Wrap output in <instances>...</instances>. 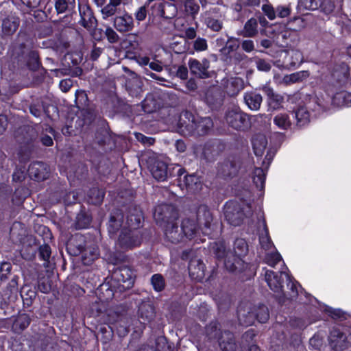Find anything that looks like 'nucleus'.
<instances>
[{"instance_id":"16","label":"nucleus","mask_w":351,"mask_h":351,"mask_svg":"<svg viewBox=\"0 0 351 351\" xmlns=\"http://www.w3.org/2000/svg\"><path fill=\"white\" fill-rule=\"evenodd\" d=\"M154 9L156 14L165 19L173 18L178 11L174 4L167 2L156 3L154 4Z\"/></svg>"},{"instance_id":"19","label":"nucleus","mask_w":351,"mask_h":351,"mask_svg":"<svg viewBox=\"0 0 351 351\" xmlns=\"http://www.w3.org/2000/svg\"><path fill=\"white\" fill-rule=\"evenodd\" d=\"M114 26L119 32L131 31L134 27V20L131 15L125 13L114 19Z\"/></svg>"},{"instance_id":"57","label":"nucleus","mask_w":351,"mask_h":351,"mask_svg":"<svg viewBox=\"0 0 351 351\" xmlns=\"http://www.w3.org/2000/svg\"><path fill=\"white\" fill-rule=\"evenodd\" d=\"M134 136L138 141L141 142L144 145H150L154 144V138L151 137H147L141 133H134Z\"/></svg>"},{"instance_id":"14","label":"nucleus","mask_w":351,"mask_h":351,"mask_svg":"<svg viewBox=\"0 0 351 351\" xmlns=\"http://www.w3.org/2000/svg\"><path fill=\"white\" fill-rule=\"evenodd\" d=\"M28 173L31 178L40 181L48 178L49 170L46 164L42 162H35L29 165Z\"/></svg>"},{"instance_id":"41","label":"nucleus","mask_w":351,"mask_h":351,"mask_svg":"<svg viewBox=\"0 0 351 351\" xmlns=\"http://www.w3.org/2000/svg\"><path fill=\"white\" fill-rule=\"evenodd\" d=\"M75 0H58L55 7L58 13H63L66 10H72L75 8Z\"/></svg>"},{"instance_id":"59","label":"nucleus","mask_w":351,"mask_h":351,"mask_svg":"<svg viewBox=\"0 0 351 351\" xmlns=\"http://www.w3.org/2000/svg\"><path fill=\"white\" fill-rule=\"evenodd\" d=\"M135 19L138 21H143L145 19L147 16V9L145 6H141L134 13Z\"/></svg>"},{"instance_id":"21","label":"nucleus","mask_w":351,"mask_h":351,"mask_svg":"<svg viewBox=\"0 0 351 351\" xmlns=\"http://www.w3.org/2000/svg\"><path fill=\"white\" fill-rule=\"evenodd\" d=\"M243 88L244 81L239 77H230L225 84V90L231 97L236 96Z\"/></svg>"},{"instance_id":"25","label":"nucleus","mask_w":351,"mask_h":351,"mask_svg":"<svg viewBox=\"0 0 351 351\" xmlns=\"http://www.w3.org/2000/svg\"><path fill=\"white\" fill-rule=\"evenodd\" d=\"M273 122L278 129L282 130H288L292 125L290 114L287 112L278 113L274 117Z\"/></svg>"},{"instance_id":"62","label":"nucleus","mask_w":351,"mask_h":351,"mask_svg":"<svg viewBox=\"0 0 351 351\" xmlns=\"http://www.w3.org/2000/svg\"><path fill=\"white\" fill-rule=\"evenodd\" d=\"M309 344L311 346L315 348V349H318L322 344V340L319 335H315L312 338L310 339Z\"/></svg>"},{"instance_id":"61","label":"nucleus","mask_w":351,"mask_h":351,"mask_svg":"<svg viewBox=\"0 0 351 351\" xmlns=\"http://www.w3.org/2000/svg\"><path fill=\"white\" fill-rule=\"evenodd\" d=\"M256 66L258 69L261 71H268L271 69L270 63L265 60H258L256 62Z\"/></svg>"},{"instance_id":"51","label":"nucleus","mask_w":351,"mask_h":351,"mask_svg":"<svg viewBox=\"0 0 351 351\" xmlns=\"http://www.w3.org/2000/svg\"><path fill=\"white\" fill-rule=\"evenodd\" d=\"M262 10L269 20H274L276 19V9H274L271 5L263 4L262 5Z\"/></svg>"},{"instance_id":"58","label":"nucleus","mask_w":351,"mask_h":351,"mask_svg":"<svg viewBox=\"0 0 351 351\" xmlns=\"http://www.w3.org/2000/svg\"><path fill=\"white\" fill-rule=\"evenodd\" d=\"M26 170L25 168L16 169L13 173L12 179L14 182H21L25 177Z\"/></svg>"},{"instance_id":"5","label":"nucleus","mask_w":351,"mask_h":351,"mask_svg":"<svg viewBox=\"0 0 351 351\" xmlns=\"http://www.w3.org/2000/svg\"><path fill=\"white\" fill-rule=\"evenodd\" d=\"M252 215V210L250 204L242 202V204L236 201H229L224 206V216L227 221L234 226L242 223L244 216L249 217Z\"/></svg>"},{"instance_id":"34","label":"nucleus","mask_w":351,"mask_h":351,"mask_svg":"<svg viewBox=\"0 0 351 351\" xmlns=\"http://www.w3.org/2000/svg\"><path fill=\"white\" fill-rule=\"evenodd\" d=\"M142 213L140 210H135L134 213H131L127 217V223L129 226L128 229L132 230H138L142 220Z\"/></svg>"},{"instance_id":"18","label":"nucleus","mask_w":351,"mask_h":351,"mask_svg":"<svg viewBox=\"0 0 351 351\" xmlns=\"http://www.w3.org/2000/svg\"><path fill=\"white\" fill-rule=\"evenodd\" d=\"M153 177L158 181H165L168 176V167L165 162L155 160L149 167Z\"/></svg>"},{"instance_id":"46","label":"nucleus","mask_w":351,"mask_h":351,"mask_svg":"<svg viewBox=\"0 0 351 351\" xmlns=\"http://www.w3.org/2000/svg\"><path fill=\"white\" fill-rule=\"evenodd\" d=\"M152 285L156 291H162L165 287V280L160 274H154L151 278Z\"/></svg>"},{"instance_id":"39","label":"nucleus","mask_w":351,"mask_h":351,"mask_svg":"<svg viewBox=\"0 0 351 351\" xmlns=\"http://www.w3.org/2000/svg\"><path fill=\"white\" fill-rule=\"evenodd\" d=\"M239 46V39L234 37H228L226 44L223 46L220 51L224 55H228L236 51Z\"/></svg>"},{"instance_id":"56","label":"nucleus","mask_w":351,"mask_h":351,"mask_svg":"<svg viewBox=\"0 0 351 351\" xmlns=\"http://www.w3.org/2000/svg\"><path fill=\"white\" fill-rule=\"evenodd\" d=\"M40 256L45 261H48L51 256V248L47 245H43L39 249Z\"/></svg>"},{"instance_id":"44","label":"nucleus","mask_w":351,"mask_h":351,"mask_svg":"<svg viewBox=\"0 0 351 351\" xmlns=\"http://www.w3.org/2000/svg\"><path fill=\"white\" fill-rule=\"evenodd\" d=\"M30 323L29 317L25 315H20L14 321L13 327L16 329L24 330Z\"/></svg>"},{"instance_id":"43","label":"nucleus","mask_w":351,"mask_h":351,"mask_svg":"<svg viewBox=\"0 0 351 351\" xmlns=\"http://www.w3.org/2000/svg\"><path fill=\"white\" fill-rule=\"evenodd\" d=\"M88 197L91 204H98L102 202L104 197V192L99 189H93L90 190Z\"/></svg>"},{"instance_id":"9","label":"nucleus","mask_w":351,"mask_h":351,"mask_svg":"<svg viewBox=\"0 0 351 351\" xmlns=\"http://www.w3.org/2000/svg\"><path fill=\"white\" fill-rule=\"evenodd\" d=\"M141 242L140 232L128 228L122 230L118 239V244L123 250H129L137 247L141 244Z\"/></svg>"},{"instance_id":"32","label":"nucleus","mask_w":351,"mask_h":351,"mask_svg":"<svg viewBox=\"0 0 351 351\" xmlns=\"http://www.w3.org/2000/svg\"><path fill=\"white\" fill-rule=\"evenodd\" d=\"M294 116L298 127L304 126L310 121V113L304 106L298 108L294 112Z\"/></svg>"},{"instance_id":"47","label":"nucleus","mask_w":351,"mask_h":351,"mask_svg":"<svg viewBox=\"0 0 351 351\" xmlns=\"http://www.w3.org/2000/svg\"><path fill=\"white\" fill-rule=\"evenodd\" d=\"M321 309L333 319L341 318L343 316V312L339 308H332L330 306L324 305L321 307Z\"/></svg>"},{"instance_id":"3","label":"nucleus","mask_w":351,"mask_h":351,"mask_svg":"<svg viewBox=\"0 0 351 351\" xmlns=\"http://www.w3.org/2000/svg\"><path fill=\"white\" fill-rule=\"evenodd\" d=\"M213 123L210 118H195L189 112H183L178 123V132L182 135L206 134L212 128Z\"/></svg>"},{"instance_id":"24","label":"nucleus","mask_w":351,"mask_h":351,"mask_svg":"<svg viewBox=\"0 0 351 351\" xmlns=\"http://www.w3.org/2000/svg\"><path fill=\"white\" fill-rule=\"evenodd\" d=\"M252 148L256 156H261L267 145L266 136L263 134H255L252 140Z\"/></svg>"},{"instance_id":"6","label":"nucleus","mask_w":351,"mask_h":351,"mask_svg":"<svg viewBox=\"0 0 351 351\" xmlns=\"http://www.w3.org/2000/svg\"><path fill=\"white\" fill-rule=\"evenodd\" d=\"M256 312L248 311L240 306L237 310L238 319L241 324L244 326L252 325L256 319L260 323L266 322L269 317V311L266 306L260 305L256 309Z\"/></svg>"},{"instance_id":"30","label":"nucleus","mask_w":351,"mask_h":351,"mask_svg":"<svg viewBox=\"0 0 351 351\" xmlns=\"http://www.w3.org/2000/svg\"><path fill=\"white\" fill-rule=\"evenodd\" d=\"M19 25V20L14 16H8L2 23V31L6 35H10L16 32Z\"/></svg>"},{"instance_id":"1","label":"nucleus","mask_w":351,"mask_h":351,"mask_svg":"<svg viewBox=\"0 0 351 351\" xmlns=\"http://www.w3.org/2000/svg\"><path fill=\"white\" fill-rule=\"evenodd\" d=\"M212 219L210 211L204 206L200 207L197 215V223L194 217L184 219L180 229L174 223H168L165 230V237L171 243H177L182 241L184 237L189 239H194L200 228L204 234H208V230Z\"/></svg>"},{"instance_id":"42","label":"nucleus","mask_w":351,"mask_h":351,"mask_svg":"<svg viewBox=\"0 0 351 351\" xmlns=\"http://www.w3.org/2000/svg\"><path fill=\"white\" fill-rule=\"evenodd\" d=\"M298 6L306 10H316L319 8L320 0H299Z\"/></svg>"},{"instance_id":"15","label":"nucleus","mask_w":351,"mask_h":351,"mask_svg":"<svg viewBox=\"0 0 351 351\" xmlns=\"http://www.w3.org/2000/svg\"><path fill=\"white\" fill-rule=\"evenodd\" d=\"M259 227L258 230L259 235V243L261 249L266 252L274 248V244L269 235L266 222L264 219L259 221Z\"/></svg>"},{"instance_id":"17","label":"nucleus","mask_w":351,"mask_h":351,"mask_svg":"<svg viewBox=\"0 0 351 351\" xmlns=\"http://www.w3.org/2000/svg\"><path fill=\"white\" fill-rule=\"evenodd\" d=\"M283 57V64L285 66H295L303 62V56L300 51L297 49H289L281 53Z\"/></svg>"},{"instance_id":"22","label":"nucleus","mask_w":351,"mask_h":351,"mask_svg":"<svg viewBox=\"0 0 351 351\" xmlns=\"http://www.w3.org/2000/svg\"><path fill=\"white\" fill-rule=\"evenodd\" d=\"M189 273L191 278L201 281L204 277V264L200 260H191L189 263Z\"/></svg>"},{"instance_id":"45","label":"nucleus","mask_w":351,"mask_h":351,"mask_svg":"<svg viewBox=\"0 0 351 351\" xmlns=\"http://www.w3.org/2000/svg\"><path fill=\"white\" fill-rule=\"evenodd\" d=\"M184 2V11L187 14L193 16L198 12L199 5L194 0H181Z\"/></svg>"},{"instance_id":"26","label":"nucleus","mask_w":351,"mask_h":351,"mask_svg":"<svg viewBox=\"0 0 351 351\" xmlns=\"http://www.w3.org/2000/svg\"><path fill=\"white\" fill-rule=\"evenodd\" d=\"M239 167V162L234 160H228L220 165L219 173L224 177H232L237 174Z\"/></svg>"},{"instance_id":"52","label":"nucleus","mask_w":351,"mask_h":351,"mask_svg":"<svg viewBox=\"0 0 351 351\" xmlns=\"http://www.w3.org/2000/svg\"><path fill=\"white\" fill-rule=\"evenodd\" d=\"M291 14V8L289 5H278L276 8V16L280 18H285Z\"/></svg>"},{"instance_id":"50","label":"nucleus","mask_w":351,"mask_h":351,"mask_svg":"<svg viewBox=\"0 0 351 351\" xmlns=\"http://www.w3.org/2000/svg\"><path fill=\"white\" fill-rule=\"evenodd\" d=\"M319 8L324 13L330 14L333 11L335 4L332 0H320Z\"/></svg>"},{"instance_id":"23","label":"nucleus","mask_w":351,"mask_h":351,"mask_svg":"<svg viewBox=\"0 0 351 351\" xmlns=\"http://www.w3.org/2000/svg\"><path fill=\"white\" fill-rule=\"evenodd\" d=\"M114 276L117 281L125 283L126 288H129L133 285V273L128 267H122L116 270L114 273Z\"/></svg>"},{"instance_id":"27","label":"nucleus","mask_w":351,"mask_h":351,"mask_svg":"<svg viewBox=\"0 0 351 351\" xmlns=\"http://www.w3.org/2000/svg\"><path fill=\"white\" fill-rule=\"evenodd\" d=\"M263 101L262 96L254 92H247L244 95V101L252 110H258Z\"/></svg>"},{"instance_id":"38","label":"nucleus","mask_w":351,"mask_h":351,"mask_svg":"<svg viewBox=\"0 0 351 351\" xmlns=\"http://www.w3.org/2000/svg\"><path fill=\"white\" fill-rule=\"evenodd\" d=\"M171 208L167 204L158 205L155 208L154 217L159 223L160 221H167L168 216L166 213Z\"/></svg>"},{"instance_id":"64","label":"nucleus","mask_w":351,"mask_h":351,"mask_svg":"<svg viewBox=\"0 0 351 351\" xmlns=\"http://www.w3.org/2000/svg\"><path fill=\"white\" fill-rule=\"evenodd\" d=\"M134 60L141 66H147L149 64V58L147 56H136Z\"/></svg>"},{"instance_id":"28","label":"nucleus","mask_w":351,"mask_h":351,"mask_svg":"<svg viewBox=\"0 0 351 351\" xmlns=\"http://www.w3.org/2000/svg\"><path fill=\"white\" fill-rule=\"evenodd\" d=\"M99 256L98 247L95 245L86 247L82 252V261L84 265H89Z\"/></svg>"},{"instance_id":"11","label":"nucleus","mask_w":351,"mask_h":351,"mask_svg":"<svg viewBox=\"0 0 351 351\" xmlns=\"http://www.w3.org/2000/svg\"><path fill=\"white\" fill-rule=\"evenodd\" d=\"M188 64L192 74L200 78L209 77L208 69L210 66V62L207 59H203L202 61L196 59H190Z\"/></svg>"},{"instance_id":"53","label":"nucleus","mask_w":351,"mask_h":351,"mask_svg":"<svg viewBox=\"0 0 351 351\" xmlns=\"http://www.w3.org/2000/svg\"><path fill=\"white\" fill-rule=\"evenodd\" d=\"M193 47L197 51H202L206 50L208 48L206 40L203 38H197L194 41Z\"/></svg>"},{"instance_id":"54","label":"nucleus","mask_w":351,"mask_h":351,"mask_svg":"<svg viewBox=\"0 0 351 351\" xmlns=\"http://www.w3.org/2000/svg\"><path fill=\"white\" fill-rule=\"evenodd\" d=\"M105 35L110 43H114L118 41L119 36L116 32L111 27H108L105 31Z\"/></svg>"},{"instance_id":"63","label":"nucleus","mask_w":351,"mask_h":351,"mask_svg":"<svg viewBox=\"0 0 351 351\" xmlns=\"http://www.w3.org/2000/svg\"><path fill=\"white\" fill-rule=\"evenodd\" d=\"M241 47L245 52L250 53L254 49V42L251 40H243L241 43Z\"/></svg>"},{"instance_id":"2","label":"nucleus","mask_w":351,"mask_h":351,"mask_svg":"<svg viewBox=\"0 0 351 351\" xmlns=\"http://www.w3.org/2000/svg\"><path fill=\"white\" fill-rule=\"evenodd\" d=\"M213 250L217 258H224V265L230 271H241L247 265L243 260L247 252L248 247L243 239H237L234 244V252H226V245L223 241L215 242Z\"/></svg>"},{"instance_id":"60","label":"nucleus","mask_w":351,"mask_h":351,"mask_svg":"<svg viewBox=\"0 0 351 351\" xmlns=\"http://www.w3.org/2000/svg\"><path fill=\"white\" fill-rule=\"evenodd\" d=\"M120 226V222L116 221L114 217H111L108 224V231L110 234L114 233Z\"/></svg>"},{"instance_id":"10","label":"nucleus","mask_w":351,"mask_h":351,"mask_svg":"<svg viewBox=\"0 0 351 351\" xmlns=\"http://www.w3.org/2000/svg\"><path fill=\"white\" fill-rule=\"evenodd\" d=\"M276 151L272 149L267 150L265 160L263 161V167L256 168L254 171L253 182L256 186L260 190H263L265 187V176L267 170L271 162Z\"/></svg>"},{"instance_id":"37","label":"nucleus","mask_w":351,"mask_h":351,"mask_svg":"<svg viewBox=\"0 0 351 351\" xmlns=\"http://www.w3.org/2000/svg\"><path fill=\"white\" fill-rule=\"evenodd\" d=\"M309 76L307 71H300L284 77V82L287 84L296 83L306 79Z\"/></svg>"},{"instance_id":"33","label":"nucleus","mask_w":351,"mask_h":351,"mask_svg":"<svg viewBox=\"0 0 351 351\" xmlns=\"http://www.w3.org/2000/svg\"><path fill=\"white\" fill-rule=\"evenodd\" d=\"M184 182L186 188L193 192H196L202 189V182L199 177L194 174L185 176Z\"/></svg>"},{"instance_id":"20","label":"nucleus","mask_w":351,"mask_h":351,"mask_svg":"<svg viewBox=\"0 0 351 351\" xmlns=\"http://www.w3.org/2000/svg\"><path fill=\"white\" fill-rule=\"evenodd\" d=\"M81 16L80 23L83 27L90 29L95 27L96 19L93 16L92 10L86 5L79 6Z\"/></svg>"},{"instance_id":"40","label":"nucleus","mask_w":351,"mask_h":351,"mask_svg":"<svg viewBox=\"0 0 351 351\" xmlns=\"http://www.w3.org/2000/svg\"><path fill=\"white\" fill-rule=\"evenodd\" d=\"M282 261V256L277 251L274 252H266L263 258V261L271 267H275V265Z\"/></svg>"},{"instance_id":"49","label":"nucleus","mask_w":351,"mask_h":351,"mask_svg":"<svg viewBox=\"0 0 351 351\" xmlns=\"http://www.w3.org/2000/svg\"><path fill=\"white\" fill-rule=\"evenodd\" d=\"M117 12V8L109 3L101 8V12L104 19L114 16Z\"/></svg>"},{"instance_id":"4","label":"nucleus","mask_w":351,"mask_h":351,"mask_svg":"<svg viewBox=\"0 0 351 351\" xmlns=\"http://www.w3.org/2000/svg\"><path fill=\"white\" fill-rule=\"evenodd\" d=\"M263 271H265V280L271 290H272L274 292L278 293H281L283 287L284 280H286L287 287L291 290L292 292L291 298H295L298 295L299 288H300V286L297 282L293 281L289 274L285 271H280V275L266 268H264Z\"/></svg>"},{"instance_id":"12","label":"nucleus","mask_w":351,"mask_h":351,"mask_svg":"<svg viewBox=\"0 0 351 351\" xmlns=\"http://www.w3.org/2000/svg\"><path fill=\"white\" fill-rule=\"evenodd\" d=\"M261 90L267 95V104L269 109L278 110L283 106L284 97L275 93L268 84L264 85Z\"/></svg>"},{"instance_id":"36","label":"nucleus","mask_w":351,"mask_h":351,"mask_svg":"<svg viewBox=\"0 0 351 351\" xmlns=\"http://www.w3.org/2000/svg\"><path fill=\"white\" fill-rule=\"evenodd\" d=\"M349 68L345 63L339 66V69H335L333 76L341 84H346L348 82Z\"/></svg>"},{"instance_id":"29","label":"nucleus","mask_w":351,"mask_h":351,"mask_svg":"<svg viewBox=\"0 0 351 351\" xmlns=\"http://www.w3.org/2000/svg\"><path fill=\"white\" fill-rule=\"evenodd\" d=\"M138 313L143 323L149 322L154 317V308L149 302H143L138 308Z\"/></svg>"},{"instance_id":"35","label":"nucleus","mask_w":351,"mask_h":351,"mask_svg":"<svg viewBox=\"0 0 351 351\" xmlns=\"http://www.w3.org/2000/svg\"><path fill=\"white\" fill-rule=\"evenodd\" d=\"M258 23L256 19L251 18L244 25L243 36L245 37H254L258 33Z\"/></svg>"},{"instance_id":"55","label":"nucleus","mask_w":351,"mask_h":351,"mask_svg":"<svg viewBox=\"0 0 351 351\" xmlns=\"http://www.w3.org/2000/svg\"><path fill=\"white\" fill-rule=\"evenodd\" d=\"M12 266L10 263L5 262L0 265V278L1 280L7 278L8 275L10 273Z\"/></svg>"},{"instance_id":"8","label":"nucleus","mask_w":351,"mask_h":351,"mask_svg":"<svg viewBox=\"0 0 351 351\" xmlns=\"http://www.w3.org/2000/svg\"><path fill=\"white\" fill-rule=\"evenodd\" d=\"M225 119L227 124L237 130H244L250 126V117L238 106L228 109Z\"/></svg>"},{"instance_id":"31","label":"nucleus","mask_w":351,"mask_h":351,"mask_svg":"<svg viewBox=\"0 0 351 351\" xmlns=\"http://www.w3.org/2000/svg\"><path fill=\"white\" fill-rule=\"evenodd\" d=\"M204 23L210 29L219 32L223 27V19L222 17L211 16L210 14H205Z\"/></svg>"},{"instance_id":"7","label":"nucleus","mask_w":351,"mask_h":351,"mask_svg":"<svg viewBox=\"0 0 351 351\" xmlns=\"http://www.w3.org/2000/svg\"><path fill=\"white\" fill-rule=\"evenodd\" d=\"M219 330L218 324L212 322L206 328V332L209 339H217L221 349L223 351H233L236 345L234 340L233 334L225 331L219 337Z\"/></svg>"},{"instance_id":"13","label":"nucleus","mask_w":351,"mask_h":351,"mask_svg":"<svg viewBox=\"0 0 351 351\" xmlns=\"http://www.w3.org/2000/svg\"><path fill=\"white\" fill-rule=\"evenodd\" d=\"M328 339L331 348L336 351H341L348 346L347 337L339 328H332Z\"/></svg>"},{"instance_id":"48","label":"nucleus","mask_w":351,"mask_h":351,"mask_svg":"<svg viewBox=\"0 0 351 351\" xmlns=\"http://www.w3.org/2000/svg\"><path fill=\"white\" fill-rule=\"evenodd\" d=\"M90 218L84 214H79L77 217L76 227L79 229L86 228L90 223Z\"/></svg>"}]
</instances>
